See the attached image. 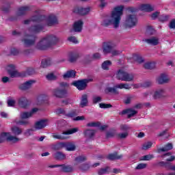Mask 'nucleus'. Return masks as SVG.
Returning <instances> with one entry per match:
<instances>
[{
    "label": "nucleus",
    "mask_w": 175,
    "mask_h": 175,
    "mask_svg": "<svg viewBox=\"0 0 175 175\" xmlns=\"http://www.w3.org/2000/svg\"><path fill=\"white\" fill-rule=\"evenodd\" d=\"M32 23H38V24L34 25L26 31L25 35V38L22 40L25 46H32V44H34L36 39L35 36L33 35L40 32V31L43 29L44 25L51 27L58 24V18L54 15H51L47 18H44V16H35L30 19L24 21V24L25 25L32 24Z\"/></svg>",
    "instance_id": "f257e3e1"
},
{
    "label": "nucleus",
    "mask_w": 175,
    "mask_h": 175,
    "mask_svg": "<svg viewBox=\"0 0 175 175\" xmlns=\"http://www.w3.org/2000/svg\"><path fill=\"white\" fill-rule=\"evenodd\" d=\"M124 7L118 5L113 8L111 14L104 18L101 22L103 27H108L112 25L113 28H118L121 23V16L124 14Z\"/></svg>",
    "instance_id": "f03ea898"
},
{
    "label": "nucleus",
    "mask_w": 175,
    "mask_h": 175,
    "mask_svg": "<svg viewBox=\"0 0 175 175\" xmlns=\"http://www.w3.org/2000/svg\"><path fill=\"white\" fill-rule=\"evenodd\" d=\"M59 42V38L55 35H48L40 40L36 48L38 50H48L55 46Z\"/></svg>",
    "instance_id": "7ed1b4c3"
},
{
    "label": "nucleus",
    "mask_w": 175,
    "mask_h": 175,
    "mask_svg": "<svg viewBox=\"0 0 175 175\" xmlns=\"http://www.w3.org/2000/svg\"><path fill=\"white\" fill-rule=\"evenodd\" d=\"M129 12L131 14H129L126 15L125 21H124V26L126 28H133L137 25V16L136 14H134L135 12H136V9L133 8H130L129 9Z\"/></svg>",
    "instance_id": "20e7f679"
},
{
    "label": "nucleus",
    "mask_w": 175,
    "mask_h": 175,
    "mask_svg": "<svg viewBox=\"0 0 175 175\" xmlns=\"http://www.w3.org/2000/svg\"><path fill=\"white\" fill-rule=\"evenodd\" d=\"M76 132H79V129L73 128L63 131L62 134L55 133L52 135V137H53V139H57L58 140H68V139H70L68 135H73V133H76Z\"/></svg>",
    "instance_id": "39448f33"
},
{
    "label": "nucleus",
    "mask_w": 175,
    "mask_h": 175,
    "mask_svg": "<svg viewBox=\"0 0 175 175\" xmlns=\"http://www.w3.org/2000/svg\"><path fill=\"white\" fill-rule=\"evenodd\" d=\"M116 79L122 81H133L135 75L132 73H128L124 70H119L116 73Z\"/></svg>",
    "instance_id": "423d86ee"
},
{
    "label": "nucleus",
    "mask_w": 175,
    "mask_h": 175,
    "mask_svg": "<svg viewBox=\"0 0 175 175\" xmlns=\"http://www.w3.org/2000/svg\"><path fill=\"white\" fill-rule=\"evenodd\" d=\"M61 148H66V151H75L76 145L74 142H62L53 147L54 150H61Z\"/></svg>",
    "instance_id": "0eeeda50"
},
{
    "label": "nucleus",
    "mask_w": 175,
    "mask_h": 175,
    "mask_svg": "<svg viewBox=\"0 0 175 175\" xmlns=\"http://www.w3.org/2000/svg\"><path fill=\"white\" fill-rule=\"evenodd\" d=\"M5 140L12 142V143H17L20 142V139L16 136H13L10 133H3L0 135V143H3Z\"/></svg>",
    "instance_id": "6e6552de"
},
{
    "label": "nucleus",
    "mask_w": 175,
    "mask_h": 175,
    "mask_svg": "<svg viewBox=\"0 0 175 175\" xmlns=\"http://www.w3.org/2000/svg\"><path fill=\"white\" fill-rule=\"evenodd\" d=\"M93 80L94 79H87L81 81H76L72 82V85L77 87L79 91H83V90H85L87 88V84H88V83H91V81H93Z\"/></svg>",
    "instance_id": "1a4fd4ad"
},
{
    "label": "nucleus",
    "mask_w": 175,
    "mask_h": 175,
    "mask_svg": "<svg viewBox=\"0 0 175 175\" xmlns=\"http://www.w3.org/2000/svg\"><path fill=\"white\" fill-rule=\"evenodd\" d=\"M7 70H8L10 76L12 78L20 77H25V74H24V75L20 74V72H18V71H17V70H16V66H14V65H13V64H10V65L8 66Z\"/></svg>",
    "instance_id": "9d476101"
},
{
    "label": "nucleus",
    "mask_w": 175,
    "mask_h": 175,
    "mask_svg": "<svg viewBox=\"0 0 175 175\" xmlns=\"http://www.w3.org/2000/svg\"><path fill=\"white\" fill-rule=\"evenodd\" d=\"M53 96H55V98H66V95H68V90L65 88L61 89L57 88L53 90Z\"/></svg>",
    "instance_id": "9b49d317"
},
{
    "label": "nucleus",
    "mask_w": 175,
    "mask_h": 175,
    "mask_svg": "<svg viewBox=\"0 0 175 175\" xmlns=\"http://www.w3.org/2000/svg\"><path fill=\"white\" fill-rule=\"evenodd\" d=\"M170 81V78L167 74H161L156 78V83L157 84H167Z\"/></svg>",
    "instance_id": "f8f14e48"
},
{
    "label": "nucleus",
    "mask_w": 175,
    "mask_h": 175,
    "mask_svg": "<svg viewBox=\"0 0 175 175\" xmlns=\"http://www.w3.org/2000/svg\"><path fill=\"white\" fill-rule=\"evenodd\" d=\"M38 110V108H33L30 111L22 112L21 113L20 117L21 120H28V118H31Z\"/></svg>",
    "instance_id": "ddd939ff"
},
{
    "label": "nucleus",
    "mask_w": 175,
    "mask_h": 175,
    "mask_svg": "<svg viewBox=\"0 0 175 175\" xmlns=\"http://www.w3.org/2000/svg\"><path fill=\"white\" fill-rule=\"evenodd\" d=\"M35 83H36L35 80L27 81L19 85V89H21L22 91H27V90L32 88V85H33Z\"/></svg>",
    "instance_id": "4468645a"
},
{
    "label": "nucleus",
    "mask_w": 175,
    "mask_h": 175,
    "mask_svg": "<svg viewBox=\"0 0 175 175\" xmlns=\"http://www.w3.org/2000/svg\"><path fill=\"white\" fill-rule=\"evenodd\" d=\"M47 126V120H40L35 122L33 128L35 131H40Z\"/></svg>",
    "instance_id": "2eb2a0df"
},
{
    "label": "nucleus",
    "mask_w": 175,
    "mask_h": 175,
    "mask_svg": "<svg viewBox=\"0 0 175 175\" xmlns=\"http://www.w3.org/2000/svg\"><path fill=\"white\" fill-rule=\"evenodd\" d=\"M114 49V44L113 42H105L103 46V51L104 54H109L111 53Z\"/></svg>",
    "instance_id": "dca6fc26"
},
{
    "label": "nucleus",
    "mask_w": 175,
    "mask_h": 175,
    "mask_svg": "<svg viewBox=\"0 0 175 175\" xmlns=\"http://www.w3.org/2000/svg\"><path fill=\"white\" fill-rule=\"evenodd\" d=\"M91 11L90 8H83V7H77L74 9L75 13H78V14H81V16H85L89 14Z\"/></svg>",
    "instance_id": "f3484780"
},
{
    "label": "nucleus",
    "mask_w": 175,
    "mask_h": 175,
    "mask_svg": "<svg viewBox=\"0 0 175 175\" xmlns=\"http://www.w3.org/2000/svg\"><path fill=\"white\" fill-rule=\"evenodd\" d=\"M139 10H142L143 12H147L148 13H150L155 10V7L148 3L141 4L139 5Z\"/></svg>",
    "instance_id": "a211bd4d"
},
{
    "label": "nucleus",
    "mask_w": 175,
    "mask_h": 175,
    "mask_svg": "<svg viewBox=\"0 0 175 175\" xmlns=\"http://www.w3.org/2000/svg\"><path fill=\"white\" fill-rule=\"evenodd\" d=\"M152 96L154 99H159L161 98H163V96H165V89L159 88L156 90L154 92Z\"/></svg>",
    "instance_id": "6ab92c4d"
},
{
    "label": "nucleus",
    "mask_w": 175,
    "mask_h": 175,
    "mask_svg": "<svg viewBox=\"0 0 175 175\" xmlns=\"http://www.w3.org/2000/svg\"><path fill=\"white\" fill-rule=\"evenodd\" d=\"M29 10H31V6H29V5L21 6L18 9L16 14L17 16H24V14H26V13L27 12H29Z\"/></svg>",
    "instance_id": "aec40b11"
},
{
    "label": "nucleus",
    "mask_w": 175,
    "mask_h": 175,
    "mask_svg": "<svg viewBox=\"0 0 175 175\" xmlns=\"http://www.w3.org/2000/svg\"><path fill=\"white\" fill-rule=\"evenodd\" d=\"M143 42L148 43V44H151L152 46H158V44H159V38L157 37H152L148 39L143 40Z\"/></svg>",
    "instance_id": "412c9836"
},
{
    "label": "nucleus",
    "mask_w": 175,
    "mask_h": 175,
    "mask_svg": "<svg viewBox=\"0 0 175 175\" xmlns=\"http://www.w3.org/2000/svg\"><path fill=\"white\" fill-rule=\"evenodd\" d=\"M29 103V100L25 96H21L18 99V105L20 107L25 108Z\"/></svg>",
    "instance_id": "4be33fe9"
},
{
    "label": "nucleus",
    "mask_w": 175,
    "mask_h": 175,
    "mask_svg": "<svg viewBox=\"0 0 175 175\" xmlns=\"http://www.w3.org/2000/svg\"><path fill=\"white\" fill-rule=\"evenodd\" d=\"M83 21L79 20L74 23L72 29L74 32H80L83 29Z\"/></svg>",
    "instance_id": "5701e85b"
},
{
    "label": "nucleus",
    "mask_w": 175,
    "mask_h": 175,
    "mask_svg": "<svg viewBox=\"0 0 175 175\" xmlns=\"http://www.w3.org/2000/svg\"><path fill=\"white\" fill-rule=\"evenodd\" d=\"M80 107H87L88 106V94H83L79 103Z\"/></svg>",
    "instance_id": "b1692460"
},
{
    "label": "nucleus",
    "mask_w": 175,
    "mask_h": 175,
    "mask_svg": "<svg viewBox=\"0 0 175 175\" xmlns=\"http://www.w3.org/2000/svg\"><path fill=\"white\" fill-rule=\"evenodd\" d=\"M137 113V111L133 109V108H131L122 111V114H128V118H131L132 117H135Z\"/></svg>",
    "instance_id": "393cba45"
},
{
    "label": "nucleus",
    "mask_w": 175,
    "mask_h": 175,
    "mask_svg": "<svg viewBox=\"0 0 175 175\" xmlns=\"http://www.w3.org/2000/svg\"><path fill=\"white\" fill-rule=\"evenodd\" d=\"M11 131L14 135V136H20V135L23 134V129L17 126H14L11 128Z\"/></svg>",
    "instance_id": "a878e982"
},
{
    "label": "nucleus",
    "mask_w": 175,
    "mask_h": 175,
    "mask_svg": "<svg viewBox=\"0 0 175 175\" xmlns=\"http://www.w3.org/2000/svg\"><path fill=\"white\" fill-rule=\"evenodd\" d=\"M53 157L55 159H57L58 161H62L64 159H66V156L62 152H56L53 154Z\"/></svg>",
    "instance_id": "bb28decb"
},
{
    "label": "nucleus",
    "mask_w": 175,
    "mask_h": 175,
    "mask_svg": "<svg viewBox=\"0 0 175 175\" xmlns=\"http://www.w3.org/2000/svg\"><path fill=\"white\" fill-rule=\"evenodd\" d=\"M85 161H87V157L85 156H79L75 159L74 165L75 166H79L80 163H82V162H84Z\"/></svg>",
    "instance_id": "cd10ccee"
},
{
    "label": "nucleus",
    "mask_w": 175,
    "mask_h": 175,
    "mask_svg": "<svg viewBox=\"0 0 175 175\" xmlns=\"http://www.w3.org/2000/svg\"><path fill=\"white\" fill-rule=\"evenodd\" d=\"M161 158H163V159H165V161H167L168 162H173L175 159V157L172 155L171 152H167L161 156Z\"/></svg>",
    "instance_id": "c85d7f7f"
},
{
    "label": "nucleus",
    "mask_w": 175,
    "mask_h": 175,
    "mask_svg": "<svg viewBox=\"0 0 175 175\" xmlns=\"http://www.w3.org/2000/svg\"><path fill=\"white\" fill-rule=\"evenodd\" d=\"M172 149H173V145L172 144H167L163 148H159L158 152L159 154H161V152H163L165 151H169Z\"/></svg>",
    "instance_id": "c756f323"
},
{
    "label": "nucleus",
    "mask_w": 175,
    "mask_h": 175,
    "mask_svg": "<svg viewBox=\"0 0 175 175\" xmlns=\"http://www.w3.org/2000/svg\"><path fill=\"white\" fill-rule=\"evenodd\" d=\"M116 88H119L120 90H131L132 86L129 83H120L116 85Z\"/></svg>",
    "instance_id": "7c9ffc66"
},
{
    "label": "nucleus",
    "mask_w": 175,
    "mask_h": 175,
    "mask_svg": "<svg viewBox=\"0 0 175 175\" xmlns=\"http://www.w3.org/2000/svg\"><path fill=\"white\" fill-rule=\"evenodd\" d=\"M76 76V72L75 70H69L64 74V79H70V77H75Z\"/></svg>",
    "instance_id": "2f4dec72"
},
{
    "label": "nucleus",
    "mask_w": 175,
    "mask_h": 175,
    "mask_svg": "<svg viewBox=\"0 0 175 175\" xmlns=\"http://www.w3.org/2000/svg\"><path fill=\"white\" fill-rule=\"evenodd\" d=\"M60 167L63 172H73L74 170L73 167H72L71 165H60Z\"/></svg>",
    "instance_id": "473e14b6"
},
{
    "label": "nucleus",
    "mask_w": 175,
    "mask_h": 175,
    "mask_svg": "<svg viewBox=\"0 0 175 175\" xmlns=\"http://www.w3.org/2000/svg\"><path fill=\"white\" fill-rule=\"evenodd\" d=\"M110 66H111V62L110 60L105 61L101 65V68L103 70H109Z\"/></svg>",
    "instance_id": "72a5a7b5"
},
{
    "label": "nucleus",
    "mask_w": 175,
    "mask_h": 175,
    "mask_svg": "<svg viewBox=\"0 0 175 175\" xmlns=\"http://www.w3.org/2000/svg\"><path fill=\"white\" fill-rule=\"evenodd\" d=\"M51 65V60L50 59H43L41 62L42 68H47Z\"/></svg>",
    "instance_id": "f704fd0d"
},
{
    "label": "nucleus",
    "mask_w": 175,
    "mask_h": 175,
    "mask_svg": "<svg viewBox=\"0 0 175 175\" xmlns=\"http://www.w3.org/2000/svg\"><path fill=\"white\" fill-rule=\"evenodd\" d=\"M117 88L116 85L114 88H107L105 90V94H109V92H111L112 94H118V91H117Z\"/></svg>",
    "instance_id": "c9c22d12"
},
{
    "label": "nucleus",
    "mask_w": 175,
    "mask_h": 175,
    "mask_svg": "<svg viewBox=\"0 0 175 175\" xmlns=\"http://www.w3.org/2000/svg\"><path fill=\"white\" fill-rule=\"evenodd\" d=\"M122 158V155H118L117 153H113L111 154H109L108 159H111V161L114 159H121Z\"/></svg>",
    "instance_id": "e433bc0d"
},
{
    "label": "nucleus",
    "mask_w": 175,
    "mask_h": 175,
    "mask_svg": "<svg viewBox=\"0 0 175 175\" xmlns=\"http://www.w3.org/2000/svg\"><path fill=\"white\" fill-rule=\"evenodd\" d=\"M145 69H154L155 68V63L154 62H147L144 65Z\"/></svg>",
    "instance_id": "4c0bfd02"
},
{
    "label": "nucleus",
    "mask_w": 175,
    "mask_h": 175,
    "mask_svg": "<svg viewBox=\"0 0 175 175\" xmlns=\"http://www.w3.org/2000/svg\"><path fill=\"white\" fill-rule=\"evenodd\" d=\"M35 129H27L24 135L25 136H27V137H29V136H32V135H33V132H35Z\"/></svg>",
    "instance_id": "58836bf2"
},
{
    "label": "nucleus",
    "mask_w": 175,
    "mask_h": 175,
    "mask_svg": "<svg viewBox=\"0 0 175 175\" xmlns=\"http://www.w3.org/2000/svg\"><path fill=\"white\" fill-rule=\"evenodd\" d=\"M120 128L122 132H129V130L131 129L128 124H121Z\"/></svg>",
    "instance_id": "ea45409f"
},
{
    "label": "nucleus",
    "mask_w": 175,
    "mask_h": 175,
    "mask_svg": "<svg viewBox=\"0 0 175 175\" xmlns=\"http://www.w3.org/2000/svg\"><path fill=\"white\" fill-rule=\"evenodd\" d=\"M85 136H86V137H92V136H94V135H95V131L94 130H86L85 132Z\"/></svg>",
    "instance_id": "a19ab883"
},
{
    "label": "nucleus",
    "mask_w": 175,
    "mask_h": 175,
    "mask_svg": "<svg viewBox=\"0 0 175 175\" xmlns=\"http://www.w3.org/2000/svg\"><path fill=\"white\" fill-rule=\"evenodd\" d=\"M78 168L79 170H83V171L88 170V169H90V164L84 163L82 165H78Z\"/></svg>",
    "instance_id": "79ce46f5"
},
{
    "label": "nucleus",
    "mask_w": 175,
    "mask_h": 175,
    "mask_svg": "<svg viewBox=\"0 0 175 175\" xmlns=\"http://www.w3.org/2000/svg\"><path fill=\"white\" fill-rule=\"evenodd\" d=\"M15 122L17 125H23V126H27L29 125V120H15Z\"/></svg>",
    "instance_id": "37998d69"
},
{
    "label": "nucleus",
    "mask_w": 175,
    "mask_h": 175,
    "mask_svg": "<svg viewBox=\"0 0 175 175\" xmlns=\"http://www.w3.org/2000/svg\"><path fill=\"white\" fill-rule=\"evenodd\" d=\"M154 159V155L148 154L145 156H142L140 159L141 161H151V159Z\"/></svg>",
    "instance_id": "c03bdc74"
},
{
    "label": "nucleus",
    "mask_w": 175,
    "mask_h": 175,
    "mask_svg": "<svg viewBox=\"0 0 175 175\" xmlns=\"http://www.w3.org/2000/svg\"><path fill=\"white\" fill-rule=\"evenodd\" d=\"M146 167H147V163H139L136 167H135V170H143V169H146Z\"/></svg>",
    "instance_id": "a18cd8bd"
},
{
    "label": "nucleus",
    "mask_w": 175,
    "mask_h": 175,
    "mask_svg": "<svg viewBox=\"0 0 175 175\" xmlns=\"http://www.w3.org/2000/svg\"><path fill=\"white\" fill-rule=\"evenodd\" d=\"M109 169L110 168L109 167H106L105 168H101L98 170V173L100 175L106 174L109 172Z\"/></svg>",
    "instance_id": "49530a36"
},
{
    "label": "nucleus",
    "mask_w": 175,
    "mask_h": 175,
    "mask_svg": "<svg viewBox=\"0 0 175 175\" xmlns=\"http://www.w3.org/2000/svg\"><path fill=\"white\" fill-rule=\"evenodd\" d=\"M46 79L47 80H49L51 81L53 80H57V75H54L53 73H50L46 75Z\"/></svg>",
    "instance_id": "de8ad7c7"
},
{
    "label": "nucleus",
    "mask_w": 175,
    "mask_h": 175,
    "mask_svg": "<svg viewBox=\"0 0 175 175\" xmlns=\"http://www.w3.org/2000/svg\"><path fill=\"white\" fill-rule=\"evenodd\" d=\"M87 126L96 128L98 126H100V122H92L88 123L87 124Z\"/></svg>",
    "instance_id": "09e8293b"
},
{
    "label": "nucleus",
    "mask_w": 175,
    "mask_h": 175,
    "mask_svg": "<svg viewBox=\"0 0 175 175\" xmlns=\"http://www.w3.org/2000/svg\"><path fill=\"white\" fill-rule=\"evenodd\" d=\"M92 102L94 104L99 103V102H102V97L99 96H94L92 98Z\"/></svg>",
    "instance_id": "8fccbe9b"
},
{
    "label": "nucleus",
    "mask_w": 175,
    "mask_h": 175,
    "mask_svg": "<svg viewBox=\"0 0 175 175\" xmlns=\"http://www.w3.org/2000/svg\"><path fill=\"white\" fill-rule=\"evenodd\" d=\"M8 107H13L16 105V100L13 98H9L7 101Z\"/></svg>",
    "instance_id": "3c124183"
},
{
    "label": "nucleus",
    "mask_w": 175,
    "mask_h": 175,
    "mask_svg": "<svg viewBox=\"0 0 175 175\" xmlns=\"http://www.w3.org/2000/svg\"><path fill=\"white\" fill-rule=\"evenodd\" d=\"M47 99H49V97L44 95H42L38 98L37 100H38V102L41 101L40 103H43V102H44L45 100H47ZM40 103H38V105H40Z\"/></svg>",
    "instance_id": "603ef678"
},
{
    "label": "nucleus",
    "mask_w": 175,
    "mask_h": 175,
    "mask_svg": "<svg viewBox=\"0 0 175 175\" xmlns=\"http://www.w3.org/2000/svg\"><path fill=\"white\" fill-rule=\"evenodd\" d=\"M129 135V132H124V133H119L118 136L120 139H126Z\"/></svg>",
    "instance_id": "864d4df0"
},
{
    "label": "nucleus",
    "mask_w": 175,
    "mask_h": 175,
    "mask_svg": "<svg viewBox=\"0 0 175 175\" xmlns=\"http://www.w3.org/2000/svg\"><path fill=\"white\" fill-rule=\"evenodd\" d=\"M152 147V142H146L142 146V150H148V148H151Z\"/></svg>",
    "instance_id": "5fc2aeb1"
},
{
    "label": "nucleus",
    "mask_w": 175,
    "mask_h": 175,
    "mask_svg": "<svg viewBox=\"0 0 175 175\" xmlns=\"http://www.w3.org/2000/svg\"><path fill=\"white\" fill-rule=\"evenodd\" d=\"M159 14H161V12L158 11L154 12L152 14H150V18H152V20H157V18H158V17L159 16Z\"/></svg>",
    "instance_id": "6e6d98bb"
},
{
    "label": "nucleus",
    "mask_w": 175,
    "mask_h": 175,
    "mask_svg": "<svg viewBox=\"0 0 175 175\" xmlns=\"http://www.w3.org/2000/svg\"><path fill=\"white\" fill-rule=\"evenodd\" d=\"M159 21H161L162 23H165V21H167L169 20V16L168 15H161L159 18Z\"/></svg>",
    "instance_id": "4d7b16f0"
},
{
    "label": "nucleus",
    "mask_w": 175,
    "mask_h": 175,
    "mask_svg": "<svg viewBox=\"0 0 175 175\" xmlns=\"http://www.w3.org/2000/svg\"><path fill=\"white\" fill-rule=\"evenodd\" d=\"M68 42H71L72 43L77 44L79 43V41L77 40V38L75 36H70L68 38Z\"/></svg>",
    "instance_id": "13d9d810"
},
{
    "label": "nucleus",
    "mask_w": 175,
    "mask_h": 175,
    "mask_svg": "<svg viewBox=\"0 0 175 175\" xmlns=\"http://www.w3.org/2000/svg\"><path fill=\"white\" fill-rule=\"evenodd\" d=\"M99 107H100V109H109V108L111 107V105L105 104V103H100L99 104Z\"/></svg>",
    "instance_id": "bf43d9fd"
},
{
    "label": "nucleus",
    "mask_w": 175,
    "mask_h": 175,
    "mask_svg": "<svg viewBox=\"0 0 175 175\" xmlns=\"http://www.w3.org/2000/svg\"><path fill=\"white\" fill-rule=\"evenodd\" d=\"M27 75H31L35 73V70L33 68H28L26 70Z\"/></svg>",
    "instance_id": "052dcab7"
},
{
    "label": "nucleus",
    "mask_w": 175,
    "mask_h": 175,
    "mask_svg": "<svg viewBox=\"0 0 175 175\" xmlns=\"http://www.w3.org/2000/svg\"><path fill=\"white\" fill-rule=\"evenodd\" d=\"M169 27L170 29H175V19H172L170 22Z\"/></svg>",
    "instance_id": "680f3d73"
},
{
    "label": "nucleus",
    "mask_w": 175,
    "mask_h": 175,
    "mask_svg": "<svg viewBox=\"0 0 175 175\" xmlns=\"http://www.w3.org/2000/svg\"><path fill=\"white\" fill-rule=\"evenodd\" d=\"M151 95H154V92L153 91H149V92H146L143 93V96L144 98L151 96Z\"/></svg>",
    "instance_id": "e2e57ef3"
},
{
    "label": "nucleus",
    "mask_w": 175,
    "mask_h": 175,
    "mask_svg": "<svg viewBox=\"0 0 175 175\" xmlns=\"http://www.w3.org/2000/svg\"><path fill=\"white\" fill-rule=\"evenodd\" d=\"M77 112L76 111H72L70 113L66 114V116L69 118H72V117H75V116H77Z\"/></svg>",
    "instance_id": "0e129e2a"
},
{
    "label": "nucleus",
    "mask_w": 175,
    "mask_h": 175,
    "mask_svg": "<svg viewBox=\"0 0 175 175\" xmlns=\"http://www.w3.org/2000/svg\"><path fill=\"white\" fill-rule=\"evenodd\" d=\"M55 112L57 114H65V109L62 108H58L56 109Z\"/></svg>",
    "instance_id": "69168bd1"
},
{
    "label": "nucleus",
    "mask_w": 175,
    "mask_h": 175,
    "mask_svg": "<svg viewBox=\"0 0 175 175\" xmlns=\"http://www.w3.org/2000/svg\"><path fill=\"white\" fill-rule=\"evenodd\" d=\"M111 53L112 55H120V54H121V51L112 49Z\"/></svg>",
    "instance_id": "338daca9"
},
{
    "label": "nucleus",
    "mask_w": 175,
    "mask_h": 175,
    "mask_svg": "<svg viewBox=\"0 0 175 175\" xmlns=\"http://www.w3.org/2000/svg\"><path fill=\"white\" fill-rule=\"evenodd\" d=\"M11 54H12V55H17V54H18V50L16 48L11 49Z\"/></svg>",
    "instance_id": "774afa93"
}]
</instances>
